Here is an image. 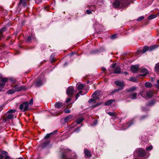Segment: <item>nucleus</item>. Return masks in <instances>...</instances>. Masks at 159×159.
<instances>
[{
	"label": "nucleus",
	"mask_w": 159,
	"mask_h": 159,
	"mask_svg": "<svg viewBox=\"0 0 159 159\" xmlns=\"http://www.w3.org/2000/svg\"><path fill=\"white\" fill-rule=\"evenodd\" d=\"M129 4V0H115L112 3V5L116 8L126 7Z\"/></svg>",
	"instance_id": "f257e3e1"
},
{
	"label": "nucleus",
	"mask_w": 159,
	"mask_h": 159,
	"mask_svg": "<svg viewBox=\"0 0 159 159\" xmlns=\"http://www.w3.org/2000/svg\"><path fill=\"white\" fill-rule=\"evenodd\" d=\"M71 151L69 149H64L62 153V159H77V156L75 152H72L71 154V156H69L70 153L68 152Z\"/></svg>",
	"instance_id": "f03ea898"
},
{
	"label": "nucleus",
	"mask_w": 159,
	"mask_h": 159,
	"mask_svg": "<svg viewBox=\"0 0 159 159\" xmlns=\"http://www.w3.org/2000/svg\"><path fill=\"white\" fill-rule=\"evenodd\" d=\"M146 155V152L142 148H138L134 152V156L135 157H143Z\"/></svg>",
	"instance_id": "7ed1b4c3"
},
{
	"label": "nucleus",
	"mask_w": 159,
	"mask_h": 159,
	"mask_svg": "<svg viewBox=\"0 0 159 159\" xmlns=\"http://www.w3.org/2000/svg\"><path fill=\"white\" fill-rule=\"evenodd\" d=\"M16 111V110L11 109L9 110L7 112L8 115L6 119V121L8 120L12 119L14 117H16L15 114Z\"/></svg>",
	"instance_id": "20e7f679"
},
{
	"label": "nucleus",
	"mask_w": 159,
	"mask_h": 159,
	"mask_svg": "<svg viewBox=\"0 0 159 159\" xmlns=\"http://www.w3.org/2000/svg\"><path fill=\"white\" fill-rule=\"evenodd\" d=\"M65 105V103H63L60 102V107L63 106H64V107H63L62 108L61 110L60 111V114L62 113L63 111H64L65 113H69L71 112L70 110L68 107L69 105H66V106Z\"/></svg>",
	"instance_id": "39448f33"
},
{
	"label": "nucleus",
	"mask_w": 159,
	"mask_h": 159,
	"mask_svg": "<svg viewBox=\"0 0 159 159\" xmlns=\"http://www.w3.org/2000/svg\"><path fill=\"white\" fill-rule=\"evenodd\" d=\"M45 82V80L43 76L41 75L39 76L36 82L35 85L37 87H39L42 85Z\"/></svg>",
	"instance_id": "423d86ee"
},
{
	"label": "nucleus",
	"mask_w": 159,
	"mask_h": 159,
	"mask_svg": "<svg viewBox=\"0 0 159 159\" xmlns=\"http://www.w3.org/2000/svg\"><path fill=\"white\" fill-rule=\"evenodd\" d=\"M157 47V46L156 45H151L150 47L144 46L142 50V53H144L148 51H152L156 48Z\"/></svg>",
	"instance_id": "0eeeda50"
},
{
	"label": "nucleus",
	"mask_w": 159,
	"mask_h": 159,
	"mask_svg": "<svg viewBox=\"0 0 159 159\" xmlns=\"http://www.w3.org/2000/svg\"><path fill=\"white\" fill-rule=\"evenodd\" d=\"M29 104L27 102H25L20 105V108L22 111H27L28 109Z\"/></svg>",
	"instance_id": "6e6552de"
},
{
	"label": "nucleus",
	"mask_w": 159,
	"mask_h": 159,
	"mask_svg": "<svg viewBox=\"0 0 159 159\" xmlns=\"http://www.w3.org/2000/svg\"><path fill=\"white\" fill-rule=\"evenodd\" d=\"M74 89L73 86H70L68 87L66 91L67 94L70 97H72L74 95Z\"/></svg>",
	"instance_id": "1a4fd4ad"
},
{
	"label": "nucleus",
	"mask_w": 159,
	"mask_h": 159,
	"mask_svg": "<svg viewBox=\"0 0 159 159\" xmlns=\"http://www.w3.org/2000/svg\"><path fill=\"white\" fill-rule=\"evenodd\" d=\"M139 69V65H132L131 66V70L134 73H137Z\"/></svg>",
	"instance_id": "9d476101"
},
{
	"label": "nucleus",
	"mask_w": 159,
	"mask_h": 159,
	"mask_svg": "<svg viewBox=\"0 0 159 159\" xmlns=\"http://www.w3.org/2000/svg\"><path fill=\"white\" fill-rule=\"evenodd\" d=\"M115 83L116 85L120 87L119 88H124V87L125 86V84L123 81L121 82L119 80H116L115 81Z\"/></svg>",
	"instance_id": "9b49d317"
},
{
	"label": "nucleus",
	"mask_w": 159,
	"mask_h": 159,
	"mask_svg": "<svg viewBox=\"0 0 159 159\" xmlns=\"http://www.w3.org/2000/svg\"><path fill=\"white\" fill-rule=\"evenodd\" d=\"M14 89L15 92L19 91L25 89V86H19L18 85H16L14 87Z\"/></svg>",
	"instance_id": "f8f14e48"
},
{
	"label": "nucleus",
	"mask_w": 159,
	"mask_h": 159,
	"mask_svg": "<svg viewBox=\"0 0 159 159\" xmlns=\"http://www.w3.org/2000/svg\"><path fill=\"white\" fill-rule=\"evenodd\" d=\"M156 100L152 99L150 102H148L146 104V106L148 107H152L154 105L156 102Z\"/></svg>",
	"instance_id": "ddd939ff"
},
{
	"label": "nucleus",
	"mask_w": 159,
	"mask_h": 159,
	"mask_svg": "<svg viewBox=\"0 0 159 159\" xmlns=\"http://www.w3.org/2000/svg\"><path fill=\"white\" fill-rule=\"evenodd\" d=\"M140 69L141 72L144 73L143 75H140L143 76H146L148 73V70L144 68H141Z\"/></svg>",
	"instance_id": "4468645a"
},
{
	"label": "nucleus",
	"mask_w": 159,
	"mask_h": 159,
	"mask_svg": "<svg viewBox=\"0 0 159 159\" xmlns=\"http://www.w3.org/2000/svg\"><path fill=\"white\" fill-rule=\"evenodd\" d=\"M7 81V78H2L1 81V83H0V87H2L5 85V83Z\"/></svg>",
	"instance_id": "2eb2a0df"
},
{
	"label": "nucleus",
	"mask_w": 159,
	"mask_h": 159,
	"mask_svg": "<svg viewBox=\"0 0 159 159\" xmlns=\"http://www.w3.org/2000/svg\"><path fill=\"white\" fill-rule=\"evenodd\" d=\"M115 101L114 99H109L106 101L104 103V105L105 106H110L111 104L113 102Z\"/></svg>",
	"instance_id": "dca6fc26"
},
{
	"label": "nucleus",
	"mask_w": 159,
	"mask_h": 159,
	"mask_svg": "<svg viewBox=\"0 0 159 159\" xmlns=\"http://www.w3.org/2000/svg\"><path fill=\"white\" fill-rule=\"evenodd\" d=\"M57 130H54L53 132L47 134L44 137L45 139H47L49 138L52 135L56 134L57 133Z\"/></svg>",
	"instance_id": "f3484780"
},
{
	"label": "nucleus",
	"mask_w": 159,
	"mask_h": 159,
	"mask_svg": "<svg viewBox=\"0 0 159 159\" xmlns=\"http://www.w3.org/2000/svg\"><path fill=\"white\" fill-rule=\"evenodd\" d=\"M84 153L87 157H91V153L88 150L85 149L84 150Z\"/></svg>",
	"instance_id": "a211bd4d"
},
{
	"label": "nucleus",
	"mask_w": 159,
	"mask_h": 159,
	"mask_svg": "<svg viewBox=\"0 0 159 159\" xmlns=\"http://www.w3.org/2000/svg\"><path fill=\"white\" fill-rule=\"evenodd\" d=\"M137 89V87L135 86H131L128 90V92H130L135 91Z\"/></svg>",
	"instance_id": "6ab92c4d"
},
{
	"label": "nucleus",
	"mask_w": 159,
	"mask_h": 159,
	"mask_svg": "<svg viewBox=\"0 0 159 159\" xmlns=\"http://www.w3.org/2000/svg\"><path fill=\"white\" fill-rule=\"evenodd\" d=\"M49 141L48 140H46L43 144L41 145V147L43 148H44L48 145L49 143Z\"/></svg>",
	"instance_id": "aec40b11"
},
{
	"label": "nucleus",
	"mask_w": 159,
	"mask_h": 159,
	"mask_svg": "<svg viewBox=\"0 0 159 159\" xmlns=\"http://www.w3.org/2000/svg\"><path fill=\"white\" fill-rule=\"evenodd\" d=\"M88 7L89 8V9L91 11H94L96 10V6L94 5H88Z\"/></svg>",
	"instance_id": "412c9836"
},
{
	"label": "nucleus",
	"mask_w": 159,
	"mask_h": 159,
	"mask_svg": "<svg viewBox=\"0 0 159 159\" xmlns=\"http://www.w3.org/2000/svg\"><path fill=\"white\" fill-rule=\"evenodd\" d=\"M134 124V121L133 120L130 121L129 122H127L125 125L127 128H128L130 126H132Z\"/></svg>",
	"instance_id": "4be33fe9"
},
{
	"label": "nucleus",
	"mask_w": 159,
	"mask_h": 159,
	"mask_svg": "<svg viewBox=\"0 0 159 159\" xmlns=\"http://www.w3.org/2000/svg\"><path fill=\"white\" fill-rule=\"evenodd\" d=\"M137 93H131L129 95V97L132 99H135L136 98Z\"/></svg>",
	"instance_id": "5701e85b"
},
{
	"label": "nucleus",
	"mask_w": 159,
	"mask_h": 159,
	"mask_svg": "<svg viewBox=\"0 0 159 159\" xmlns=\"http://www.w3.org/2000/svg\"><path fill=\"white\" fill-rule=\"evenodd\" d=\"M123 89V88H119L118 89H115L111 92L110 94L112 95L115 93L118 92L119 91Z\"/></svg>",
	"instance_id": "b1692460"
},
{
	"label": "nucleus",
	"mask_w": 159,
	"mask_h": 159,
	"mask_svg": "<svg viewBox=\"0 0 159 159\" xmlns=\"http://www.w3.org/2000/svg\"><path fill=\"white\" fill-rule=\"evenodd\" d=\"M73 116L71 115H70L65 117L64 120L65 122H66L68 120L73 118Z\"/></svg>",
	"instance_id": "393cba45"
},
{
	"label": "nucleus",
	"mask_w": 159,
	"mask_h": 159,
	"mask_svg": "<svg viewBox=\"0 0 159 159\" xmlns=\"http://www.w3.org/2000/svg\"><path fill=\"white\" fill-rule=\"evenodd\" d=\"M157 15H159V13H157V15H152L149 16L148 18V19L149 20H150L155 18L157 17Z\"/></svg>",
	"instance_id": "a878e982"
},
{
	"label": "nucleus",
	"mask_w": 159,
	"mask_h": 159,
	"mask_svg": "<svg viewBox=\"0 0 159 159\" xmlns=\"http://www.w3.org/2000/svg\"><path fill=\"white\" fill-rule=\"evenodd\" d=\"M153 92L151 91H148L146 93V96L148 98H151L153 96Z\"/></svg>",
	"instance_id": "bb28decb"
},
{
	"label": "nucleus",
	"mask_w": 159,
	"mask_h": 159,
	"mask_svg": "<svg viewBox=\"0 0 159 159\" xmlns=\"http://www.w3.org/2000/svg\"><path fill=\"white\" fill-rule=\"evenodd\" d=\"M121 69L120 67H117L114 70L113 73L115 74H119L120 72Z\"/></svg>",
	"instance_id": "cd10ccee"
},
{
	"label": "nucleus",
	"mask_w": 159,
	"mask_h": 159,
	"mask_svg": "<svg viewBox=\"0 0 159 159\" xmlns=\"http://www.w3.org/2000/svg\"><path fill=\"white\" fill-rule=\"evenodd\" d=\"M35 38V36L34 34H32L31 36H30L28 37V38L27 39V42H30L31 40L34 39Z\"/></svg>",
	"instance_id": "c85d7f7f"
},
{
	"label": "nucleus",
	"mask_w": 159,
	"mask_h": 159,
	"mask_svg": "<svg viewBox=\"0 0 159 159\" xmlns=\"http://www.w3.org/2000/svg\"><path fill=\"white\" fill-rule=\"evenodd\" d=\"M54 53H53L51 55L50 58V61L51 62H52L55 61V59L54 58Z\"/></svg>",
	"instance_id": "c756f323"
},
{
	"label": "nucleus",
	"mask_w": 159,
	"mask_h": 159,
	"mask_svg": "<svg viewBox=\"0 0 159 159\" xmlns=\"http://www.w3.org/2000/svg\"><path fill=\"white\" fill-rule=\"evenodd\" d=\"M154 70L157 73L159 74V63H157L156 64Z\"/></svg>",
	"instance_id": "7c9ffc66"
},
{
	"label": "nucleus",
	"mask_w": 159,
	"mask_h": 159,
	"mask_svg": "<svg viewBox=\"0 0 159 159\" xmlns=\"http://www.w3.org/2000/svg\"><path fill=\"white\" fill-rule=\"evenodd\" d=\"M145 86L147 88H150L152 87V84L149 82H147L145 84Z\"/></svg>",
	"instance_id": "2f4dec72"
},
{
	"label": "nucleus",
	"mask_w": 159,
	"mask_h": 159,
	"mask_svg": "<svg viewBox=\"0 0 159 159\" xmlns=\"http://www.w3.org/2000/svg\"><path fill=\"white\" fill-rule=\"evenodd\" d=\"M84 120V119L82 118H79L76 120V122L78 124H79L82 122Z\"/></svg>",
	"instance_id": "473e14b6"
},
{
	"label": "nucleus",
	"mask_w": 159,
	"mask_h": 159,
	"mask_svg": "<svg viewBox=\"0 0 159 159\" xmlns=\"http://www.w3.org/2000/svg\"><path fill=\"white\" fill-rule=\"evenodd\" d=\"M84 86V85L83 84H79L77 87V88L79 90L82 89L83 88Z\"/></svg>",
	"instance_id": "72a5a7b5"
},
{
	"label": "nucleus",
	"mask_w": 159,
	"mask_h": 159,
	"mask_svg": "<svg viewBox=\"0 0 159 159\" xmlns=\"http://www.w3.org/2000/svg\"><path fill=\"white\" fill-rule=\"evenodd\" d=\"M15 92L14 89H10L7 92V93L8 94H12L14 93Z\"/></svg>",
	"instance_id": "f704fd0d"
},
{
	"label": "nucleus",
	"mask_w": 159,
	"mask_h": 159,
	"mask_svg": "<svg viewBox=\"0 0 159 159\" xmlns=\"http://www.w3.org/2000/svg\"><path fill=\"white\" fill-rule=\"evenodd\" d=\"M100 92L97 90L95 91L92 94L91 97H93V96H97V95Z\"/></svg>",
	"instance_id": "c9c22d12"
},
{
	"label": "nucleus",
	"mask_w": 159,
	"mask_h": 159,
	"mask_svg": "<svg viewBox=\"0 0 159 159\" xmlns=\"http://www.w3.org/2000/svg\"><path fill=\"white\" fill-rule=\"evenodd\" d=\"M99 52V51L98 49H96L92 50L91 51V53L93 54H96L98 53Z\"/></svg>",
	"instance_id": "e433bc0d"
},
{
	"label": "nucleus",
	"mask_w": 159,
	"mask_h": 159,
	"mask_svg": "<svg viewBox=\"0 0 159 159\" xmlns=\"http://www.w3.org/2000/svg\"><path fill=\"white\" fill-rule=\"evenodd\" d=\"M129 80L133 82H136L137 81V80L134 77H132L130 78V79Z\"/></svg>",
	"instance_id": "4c0bfd02"
},
{
	"label": "nucleus",
	"mask_w": 159,
	"mask_h": 159,
	"mask_svg": "<svg viewBox=\"0 0 159 159\" xmlns=\"http://www.w3.org/2000/svg\"><path fill=\"white\" fill-rule=\"evenodd\" d=\"M101 102L98 103L95 105H93L91 107L93 108H95V107H98V106L101 105Z\"/></svg>",
	"instance_id": "58836bf2"
},
{
	"label": "nucleus",
	"mask_w": 159,
	"mask_h": 159,
	"mask_svg": "<svg viewBox=\"0 0 159 159\" xmlns=\"http://www.w3.org/2000/svg\"><path fill=\"white\" fill-rule=\"evenodd\" d=\"M117 35L116 34H114L111 36V39H116L117 38Z\"/></svg>",
	"instance_id": "ea45409f"
},
{
	"label": "nucleus",
	"mask_w": 159,
	"mask_h": 159,
	"mask_svg": "<svg viewBox=\"0 0 159 159\" xmlns=\"http://www.w3.org/2000/svg\"><path fill=\"white\" fill-rule=\"evenodd\" d=\"M144 18V17L143 16H142L138 18L137 20L138 21H140L143 20Z\"/></svg>",
	"instance_id": "a19ab883"
},
{
	"label": "nucleus",
	"mask_w": 159,
	"mask_h": 159,
	"mask_svg": "<svg viewBox=\"0 0 159 159\" xmlns=\"http://www.w3.org/2000/svg\"><path fill=\"white\" fill-rule=\"evenodd\" d=\"M153 147L152 146H149V147H148L146 148V150L147 151H149L150 150H152V149Z\"/></svg>",
	"instance_id": "79ce46f5"
},
{
	"label": "nucleus",
	"mask_w": 159,
	"mask_h": 159,
	"mask_svg": "<svg viewBox=\"0 0 159 159\" xmlns=\"http://www.w3.org/2000/svg\"><path fill=\"white\" fill-rule=\"evenodd\" d=\"M142 53V50H138L135 53V54L136 56L138 55H139L141 53Z\"/></svg>",
	"instance_id": "37998d69"
},
{
	"label": "nucleus",
	"mask_w": 159,
	"mask_h": 159,
	"mask_svg": "<svg viewBox=\"0 0 159 159\" xmlns=\"http://www.w3.org/2000/svg\"><path fill=\"white\" fill-rule=\"evenodd\" d=\"M92 102H96L94 100V99L93 98H91L90 99H89V101H88V102L89 103H91Z\"/></svg>",
	"instance_id": "c03bdc74"
},
{
	"label": "nucleus",
	"mask_w": 159,
	"mask_h": 159,
	"mask_svg": "<svg viewBox=\"0 0 159 159\" xmlns=\"http://www.w3.org/2000/svg\"><path fill=\"white\" fill-rule=\"evenodd\" d=\"M107 114L111 116H116L114 112H107Z\"/></svg>",
	"instance_id": "a18cd8bd"
},
{
	"label": "nucleus",
	"mask_w": 159,
	"mask_h": 159,
	"mask_svg": "<svg viewBox=\"0 0 159 159\" xmlns=\"http://www.w3.org/2000/svg\"><path fill=\"white\" fill-rule=\"evenodd\" d=\"M6 29L5 27H3V28L0 30V34H1L3 31H5Z\"/></svg>",
	"instance_id": "49530a36"
},
{
	"label": "nucleus",
	"mask_w": 159,
	"mask_h": 159,
	"mask_svg": "<svg viewBox=\"0 0 159 159\" xmlns=\"http://www.w3.org/2000/svg\"><path fill=\"white\" fill-rule=\"evenodd\" d=\"M55 107L56 108H60V103L59 102H57L55 104Z\"/></svg>",
	"instance_id": "de8ad7c7"
},
{
	"label": "nucleus",
	"mask_w": 159,
	"mask_h": 159,
	"mask_svg": "<svg viewBox=\"0 0 159 159\" xmlns=\"http://www.w3.org/2000/svg\"><path fill=\"white\" fill-rule=\"evenodd\" d=\"M22 4L23 6L24 7H25L27 6V4L26 3V2L25 0H23L22 3L21 4Z\"/></svg>",
	"instance_id": "09e8293b"
},
{
	"label": "nucleus",
	"mask_w": 159,
	"mask_h": 159,
	"mask_svg": "<svg viewBox=\"0 0 159 159\" xmlns=\"http://www.w3.org/2000/svg\"><path fill=\"white\" fill-rule=\"evenodd\" d=\"M28 103L29 104V106L30 105V106H31L33 105V99L32 98L31 99L30 102H28Z\"/></svg>",
	"instance_id": "8fccbe9b"
},
{
	"label": "nucleus",
	"mask_w": 159,
	"mask_h": 159,
	"mask_svg": "<svg viewBox=\"0 0 159 159\" xmlns=\"http://www.w3.org/2000/svg\"><path fill=\"white\" fill-rule=\"evenodd\" d=\"M86 12L87 14L89 15L91 14L92 13V11H91L90 10H86Z\"/></svg>",
	"instance_id": "3c124183"
},
{
	"label": "nucleus",
	"mask_w": 159,
	"mask_h": 159,
	"mask_svg": "<svg viewBox=\"0 0 159 159\" xmlns=\"http://www.w3.org/2000/svg\"><path fill=\"white\" fill-rule=\"evenodd\" d=\"M147 116H148L147 115L143 116L141 117L140 119L141 120H143L144 119H145V118H146L147 117Z\"/></svg>",
	"instance_id": "603ef678"
},
{
	"label": "nucleus",
	"mask_w": 159,
	"mask_h": 159,
	"mask_svg": "<svg viewBox=\"0 0 159 159\" xmlns=\"http://www.w3.org/2000/svg\"><path fill=\"white\" fill-rule=\"evenodd\" d=\"M92 98L94 99L95 101L96 102V100L98 99L99 98V97L98 96H93V97H91Z\"/></svg>",
	"instance_id": "864d4df0"
},
{
	"label": "nucleus",
	"mask_w": 159,
	"mask_h": 159,
	"mask_svg": "<svg viewBox=\"0 0 159 159\" xmlns=\"http://www.w3.org/2000/svg\"><path fill=\"white\" fill-rule=\"evenodd\" d=\"M98 121L97 120H94L93 122V125H96L98 124Z\"/></svg>",
	"instance_id": "5fc2aeb1"
},
{
	"label": "nucleus",
	"mask_w": 159,
	"mask_h": 159,
	"mask_svg": "<svg viewBox=\"0 0 159 159\" xmlns=\"http://www.w3.org/2000/svg\"><path fill=\"white\" fill-rule=\"evenodd\" d=\"M71 98H68L67 99V100L65 102L66 103H68V102H70V101L71 100Z\"/></svg>",
	"instance_id": "6e6d98bb"
},
{
	"label": "nucleus",
	"mask_w": 159,
	"mask_h": 159,
	"mask_svg": "<svg viewBox=\"0 0 159 159\" xmlns=\"http://www.w3.org/2000/svg\"><path fill=\"white\" fill-rule=\"evenodd\" d=\"M2 154H4V155H6V156H7V154H8L7 152H6L5 151H2Z\"/></svg>",
	"instance_id": "4d7b16f0"
},
{
	"label": "nucleus",
	"mask_w": 159,
	"mask_h": 159,
	"mask_svg": "<svg viewBox=\"0 0 159 159\" xmlns=\"http://www.w3.org/2000/svg\"><path fill=\"white\" fill-rule=\"evenodd\" d=\"M80 127H77L75 129V131H77V132H79L80 130Z\"/></svg>",
	"instance_id": "13d9d810"
},
{
	"label": "nucleus",
	"mask_w": 159,
	"mask_h": 159,
	"mask_svg": "<svg viewBox=\"0 0 159 159\" xmlns=\"http://www.w3.org/2000/svg\"><path fill=\"white\" fill-rule=\"evenodd\" d=\"M116 65V64L115 63V64H112L111 65V67L112 68H114L115 67Z\"/></svg>",
	"instance_id": "bf43d9fd"
},
{
	"label": "nucleus",
	"mask_w": 159,
	"mask_h": 159,
	"mask_svg": "<svg viewBox=\"0 0 159 159\" xmlns=\"http://www.w3.org/2000/svg\"><path fill=\"white\" fill-rule=\"evenodd\" d=\"M80 95L79 94V93H77L75 97V98L76 99H77L79 97Z\"/></svg>",
	"instance_id": "052dcab7"
},
{
	"label": "nucleus",
	"mask_w": 159,
	"mask_h": 159,
	"mask_svg": "<svg viewBox=\"0 0 159 159\" xmlns=\"http://www.w3.org/2000/svg\"><path fill=\"white\" fill-rule=\"evenodd\" d=\"M4 159H10V157L9 156H7L5 157Z\"/></svg>",
	"instance_id": "680f3d73"
},
{
	"label": "nucleus",
	"mask_w": 159,
	"mask_h": 159,
	"mask_svg": "<svg viewBox=\"0 0 159 159\" xmlns=\"http://www.w3.org/2000/svg\"><path fill=\"white\" fill-rule=\"evenodd\" d=\"M102 70L103 71H105L106 70V69L104 67H103L102 68Z\"/></svg>",
	"instance_id": "e2e57ef3"
},
{
	"label": "nucleus",
	"mask_w": 159,
	"mask_h": 159,
	"mask_svg": "<svg viewBox=\"0 0 159 159\" xmlns=\"http://www.w3.org/2000/svg\"><path fill=\"white\" fill-rule=\"evenodd\" d=\"M3 157V156L1 154H0V159H2Z\"/></svg>",
	"instance_id": "0e129e2a"
},
{
	"label": "nucleus",
	"mask_w": 159,
	"mask_h": 159,
	"mask_svg": "<svg viewBox=\"0 0 159 159\" xmlns=\"http://www.w3.org/2000/svg\"><path fill=\"white\" fill-rule=\"evenodd\" d=\"M82 93H83V92L82 91H80L78 93H79V94H81L82 95Z\"/></svg>",
	"instance_id": "69168bd1"
},
{
	"label": "nucleus",
	"mask_w": 159,
	"mask_h": 159,
	"mask_svg": "<svg viewBox=\"0 0 159 159\" xmlns=\"http://www.w3.org/2000/svg\"><path fill=\"white\" fill-rule=\"evenodd\" d=\"M68 64V62H66L64 64V66H66Z\"/></svg>",
	"instance_id": "338daca9"
},
{
	"label": "nucleus",
	"mask_w": 159,
	"mask_h": 159,
	"mask_svg": "<svg viewBox=\"0 0 159 159\" xmlns=\"http://www.w3.org/2000/svg\"><path fill=\"white\" fill-rule=\"evenodd\" d=\"M155 86L156 87H157V88H158V89H159V85H158V84H155Z\"/></svg>",
	"instance_id": "774afa93"
}]
</instances>
